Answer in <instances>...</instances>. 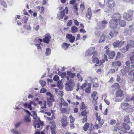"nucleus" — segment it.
I'll return each mask as SVG.
<instances>
[{"label": "nucleus", "mask_w": 134, "mask_h": 134, "mask_svg": "<svg viewBox=\"0 0 134 134\" xmlns=\"http://www.w3.org/2000/svg\"><path fill=\"white\" fill-rule=\"evenodd\" d=\"M75 85V83L74 81L71 79H70L68 81H67L65 84V90L68 91H72Z\"/></svg>", "instance_id": "nucleus-1"}, {"label": "nucleus", "mask_w": 134, "mask_h": 134, "mask_svg": "<svg viewBox=\"0 0 134 134\" xmlns=\"http://www.w3.org/2000/svg\"><path fill=\"white\" fill-rule=\"evenodd\" d=\"M134 12L133 10H129L127 13H125L123 14L124 18L128 21H131L132 19V15Z\"/></svg>", "instance_id": "nucleus-2"}, {"label": "nucleus", "mask_w": 134, "mask_h": 134, "mask_svg": "<svg viewBox=\"0 0 134 134\" xmlns=\"http://www.w3.org/2000/svg\"><path fill=\"white\" fill-rule=\"evenodd\" d=\"M95 49V48L94 47H92L89 48L86 51V55H87L90 56L93 55L92 57V58H93L94 55H96L97 53V51H94Z\"/></svg>", "instance_id": "nucleus-3"}, {"label": "nucleus", "mask_w": 134, "mask_h": 134, "mask_svg": "<svg viewBox=\"0 0 134 134\" xmlns=\"http://www.w3.org/2000/svg\"><path fill=\"white\" fill-rule=\"evenodd\" d=\"M65 10L66 11V14L68 13V9L67 7H65V9L60 12L59 14H57V18L59 20L63 19L65 15Z\"/></svg>", "instance_id": "nucleus-4"}, {"label": "nucleus", "mask_w": 134, "mask_h": 134, "mask_svg": "<svg viewBox=\"0 0 134 134\" xmlns=\"http://www.w3.org/2000/svg\"><path fill=\"white\" fill-rule=\"evenodd\" d=\"M61 120L62 125L63 127H66L69 123V122H67V117L64 114H63Z\"/></svg>", "instance_id": "nucleus-5"}, {"label": "nucleus", "mask_w": 134, "mask_h": 134, "mask_svg": "<svg viewBox=\"0 0 134 134\" xmlns=\"http://www.w3.org/2000/svg\"><path fill=\"white\" fill-rule=\"evenodd\" d=\"M112 20L116 21H118L121 19V16L118 13H114L111 16Z\"/></svg>", "instance_id": "nucleus-6"}, {"label": "nucleus", "mask_w": 134, "mask_h": 134, "mask_svg": "<svg viewBox=\"0 0 134 134\" xmlns=\"http://www.w3.org/2000/svg\"><path fill=\"white\" fill-rule=\"evenodd\" d=\"M118 23L117 22L113 20H110L109 22V25L111 28L114 29L116 28L118 26Z\"/></svg>", "instance_id": "nucleus-7"}, {"label": "nucleus", "mask_w": 134, "mask_h": 134, "mask_svg": "<svg viewBox=\"0 0 134 134\" xmlns=\"http://www.w3.org/2000/svg\"><path fill=\"white\" fill-rule=\"evenodd\" d=\"M105 54L108 55L109 58L112 59L115 56V53L114 51L110 52L109 50L108 49L106 51Z\"/></svg>", "instance_id": "nucleus-8"}, {"label": "nucleus", "mask_w": 134, "mask_h": 134, "mask_svg": "<svg viewBox=\"0 0 134 134\" xmlns=\"http://www.w3.org/2000/svg\"><path fill=\"white\" fill-rule=\"evenodd\" d=\"M120 106L121 108L124 110L129 109V108L131 107V106L128 103H122Z\"/></svg>", "instance_id": "nucleus-9"}, {"label": "nucleus", "mask_w": 134, "mask_h": 134, "mask_svg": "<svg viewBox=\"0 0 134 134\" xmlns=\"http://www.w3.org/2000/svg\"><path fill=\"white\" fill-rule=\"evenodd\" d=\"M124 42V41H118L114 42L113 44V45L115 47H120Z\"/></svg>", "instance_id": "nucleus-10"}, {"label": "nucleus", "mask_w": 134, "mask_h": 134, "mask_svg": "<svg viewBox=\"0 0 134 134\" xmlns=\"http://www.w3.org/2000/svg\"><path fill=\"white\" fill-rule=\"evenodd\" d=\"M51 35L49 34H47L44 37V38L43 39V41L46 43L48 44L51 38Z\"/></svg>", "instance_id": "nucleus-11"}, {"label": "nucleus", "mask_w": 134, "mask_h": 134, "mask_svg": "<svg viewBox=\"0 0 134 134\" xmlns=\"http://www.w3.org/2000/svg\"><path fill=\"white\" fill-rule=\"evenodd\" d=\"M67 39L69 40V41L71 43H73L74 42L75 40V37L73 36L71 34H68L66 36Z\"/></svg>", "instance_id": "nucleus-12"}, {"label": "nucleus", "mask_w": 134, "mask_h": 134, "mask_svg": "<svg viewBox=\"0 0 134 134\" xmlns=\"http://www.w3.org/2000/svg\"><path fill=\"white\" fill-rule=\"evenodd\" d=\"M107 4L109 8H111L115 6V3L113 0H108Z\"/></svg>", "instance_id": "nucleus-13"}, {"label": "nucleus", "mask_w": 134, "mask_h": 134, "mask_svg": "<svg viewBox=\"0 0 134 134\" xmlns=\"http://www.w3.org/2000/svg\"><path fill=\"white\" fill-rule=\"evenodd\" d=\"M118 34V32L117 31L115 30H113L110 32L109 35L112 38L116 36Z\"/></svg>", "instance_id": "nucleus-14"}, {"label": "nucleus", "mask_w": 134, "mask_h": 134, "mask_svg": "<svg viewBox=\"0 0 134 134\" xmlns=\"http://www.w3.org/2000/svg\"><path fill=\"white\" fill-rule=\"evenodd\" d=\"M97 121L96 122H98L99 124V127H101L102 125H103L104 123V122L102 119H100V116H99V117L97 118Z\"/></svg>", "instance_id": "nucleus-15"}, {"label": "nucleus", "mask_w": 134, "mask_h": 134, "mask_svg": "<svg viewBox=\"0 0 134 134\" xmlns=\"http://www.w3.org/2000/svg\"><path fill=\"white\" fill-rule=\"evenodd\" d=\"M92 15V13L91 9L90 8H89L88 9L87 13L86 14V16L90 20Z\"/></svg>", "instance_id": "nucleus-16"}, {"label": "nucleus", "mask_w": 134, "mask_h": 134, "mask_svg": "<svg viewBox=\"0 0 134 134\" xmlns=\"http://www.w3.org/2000/svg\"><path fill=\"white\" fill-rule=\"evenodd\" d=\"M121 65V63L120 61H117L112 63L111 65L114 67H119Z\"/></svg>", "instance_id": "nucleus-17"}, {"label": "nucleus", "mask_w": 134, "mask_h": 134, "mask_svg": "<svg viewBox=\"0 0 134 134\" xmlns=\"http://www.w3.org/2000/svg\"><path fill=\"white\" fill-rule=\"evenodd\" d=\"M108 22H107L106 20H103L102 22V24L100 25V27H99V29L101 30L102 29L104 28L105 27V24H107Z\"/></svg>", "instance_id": "nucleus-18"}, {"label": "nucleus", "mask_w": 134, "mask_h": 134, "mask_svg": "<svg viewBox=\"0 0 134 134\" xmlns=\"http://www.w3.org/2000/svg\"><path fill=\"white\" fill-rule=\"evenodd\" d=\"M124 33L125 35H131V34L132 30L130 29H126Z\"/></svg>", "instance_id": "nucleus-19"}, {"label": "nucleus", "mask_w": 134, "mask_h": 134, "mask_svg": "<svg viewBox=\"0 0 134 134\" xmlns=\"http://www.w3.org/2000/svg\"><path fill=\"white\" fill-rule=\"evenodd\" d=\"M123 91L121 90H119L116 91V97H121L122 96Z\"/></svg>", "instance_id": "nucleus-20"}, {"label": "nucleus", "mask_w": 134, "mask_h": 134, "mask_svg": "<svg viewBox=\"0 0 134 134\" xmlns=\"http://www.w3.org/2000/svg\"><path fill=\"white\" fill-rule=\"evenodd\" d=\"M124 121L127 123H131V124H132L131 122L130 121L129 115L127 116L124 117Z\"/></svg>", "instance_id": "nucleus-21"}, {"label": "nucleus", "mask_w": 134, "mask_h": 134, "mask_svg": "<svg viewBox=\"0 0 134 134\" xmlns=\"http://www.w3.org/2000/svg\"><path fill=\"white\" fill-rule=\"evenodd\" d=\"M107 36L106 35H103L100 37L99 42L100 43L104 41L107 38Z\"/></svg>", "instance_id": "nucleus-22"}, {"label": "nucleus", "mask_w": 134, "mask_h": 134, "mask_svg": "<svg viewBox=\"0 0 134 134\" xmlns=\"http://www.w3.org/2000/svg\"><path fill=\"white\" fill-rule=\"evenodd\" d=\"M70 45V44H68L66 43H64L62 45V47L64 50H66L69 46Z\"/></svg>", "instance_id": "nucleus-23"}, {"label": "nucleus", "mask_w": 134, "mask_h": 134, "mask_svg": "<svg viewBox=\"0 0 134 134\" xmlns=\"http://www.w3.org/2000/svg\"><path fill=\"white\" fill-rule=\"evenodd\" d=\"M30 115H25L24 117V120L26 122H30L31 121V119L30 117Z\"/></svg>", "instance_id": "nucleus-24"}, {"label": "nucleus", "mask_w": 134, "mask_h": 134, "mask_svg": "<svg viewBox=\"0 0 134 134\" xmlns=\"http://www.w3.org/2000/svg\"><path fill=\"white\" fill-rule=\"evenodd\" d=\"M57 87L60 90L62 89L63 87V85L61 81L59 80L57 82Z\"/></svg>", "instance_id": "nucleus-25"}, {"label": "nucleus", "mask_w": 134, "mask_h": 134, "mask_svg": "<svg viewBox=\"0 0 134 134\" xmlns=\"http://www.w3.org/2000/svg\"><path fill=\"white\" fill-rule=\"evenodd\" d=\"M122 126L125 129L127 130H129L130 129V128L129 126L124 122H123L122 123Z\"/></svg>", "instance_id": "nucleus-26"}, {"label": "nucleus", "mask_w": 134, "mask_h": 134, "mask_svg": "<svg viewBox=\"0 0 134 134\" xmlns=\"http://www.w3.org/2000/svg\"><path fill=\"white\" fill-rule=\"evenodd\" d=\"M71 32L74 33L77 32V28L75 26L71 27Z\"/></svg>", "instance_id": "nucleus-27"}, {"label": "nucleus", "mask_w": 134, "mask_h": 134, "mask_svg": "<svg viewBox=\"0 0 134 134\" xmlns=\"http://www.w3.org/2000/svg\"><path fill=\"white\" fill-rule=\"evenodd\" d=\"M111 87L116 90L120 88V87L119 84L118 83L114 84L111 86Z\"/></svg>", "instance_id": "nucleus-28"}, {"label": "nucleus", "mask_w": 134, "mask_h": 134, "mask_svg": "<svg viewBox=\"0 0 134 134\" xmlns=\"http://www.w3.org/2000/svg\"><path fill=\"white\" fill-rule=\"evenodd\" d=\"M54 97V96H52L51 97H50L49 98L47 99L48 104H49V103L53 102L54 101V99H53Z\"/></svg>", "instance_id": "nucleus-29"}, {"label": "nucleus", "mask_w": 134, "mask_h": 134, "mask_svg": "<svg viewBox=\"0 0 134 134\" xmlns=\"http://www.w3.org/2000/svg\"><path fill=\"white\" fill-rule=\"evenodd\" d=\"M126 24V21L124 20H122L120 21L119 23V25L122 27H124Z\"/></svg>", "instance_id": "nucleus-30"}, {"label": "nucleus", "mask_w": 134, "mask_h": 134, "mask_svg": "<svg viewBox=\"0 0 134 134\" xmlns=\"http://www.w3.org/2000/svg\"><path fill=\"white\" fill-rule=\"evenodd\" d=\"M56 128L55 125H53V127L51 126L50 127L51 130V132L52 134H56L55 132V129Z\"/></svg>", "instance_id": "nucleus-31"}, {"label": "nucleus", "mask_w": 134, "mask_h": 134, "mask_svg": "<svg viewBox=\"0 0 134 134\" xmlns=\"http://www.w3.org/2000/svg\"><path fill=\"white\" fill-rule=\"evenodd\" d=\"M90 125V124L88 123H86L83 127V130L85 131H86L88 130Z\"/></svg>", "instance_id": "nucleus-32"}, {"label": "nucleus", "mask_w": 134, "mask_h": 134, "mask_svg": "<svg viewBox=\"0 0 134 134\" xmlns=\"http://www.w3.org/2000/svg\"><path fill=\"white\" fill-rule=\"evenodd\" d=\"M14 134H21L20 131H18L16 129H14L11 130Z\"/></svg>", "instance_id": "nucleus-33"}, {"label": "nucleus", "mask_w": 134, "mask_h": 134, "mask_svg": "<svg viewBox=\"0 0 134 134\" xmlns=\"http://www.w3.org/2000/svg\"><path fill=\"white\" fill-rule=\"evenodd\" d=\"M51 52V50L48 48H47L45 53L46 55L48 56L50 54Z\"/></svg>", "instance_id": "nucleus-34"}, {"label": "nucleus", "mask_w": 134, "mask_h": 134, "mask_svg": "<svg viewBox=\"0 0 134 134\" xmlns=\"http://www.w3.org/2000/svg\"><path fill=\"white\" fill-rule=\"evenodd\" d=\"M91 85H88V87H87L85 90V92L87 93H90L91 92Z\"/></svg>", "instance_id": "nucleus-35"}, {"label": "nucleus", "mask_w": 134, "mask_h": 134, "mask_svg": "<svg viewBox=\"0 0 134 134\" xmlns=\"http://www.w3.org/2000/svg\"><path fill=\"white\" fill-rule=\"evenodd\" d=\"M93 62L94 63H96L97 64H98L99 63V60L97 57H95L92 60Z\"/></svg>", "instance_id": "nucleus-36"}, {"label": "nucleus", "mask_w": 134, "mask_h": 134, "mask_svg": "<svg viewBox=\"0 0 134 134\" xmlns=\"http://www.w3.org/2000/svg\"><path fill=\"white\" fill-rule=\"evenodd\" d=\"M40 82L41 86L42 87L45 86L46 85V82L45 81L40 80Z\"/></svg>", "instance_id": "nucleus-37"}, {"label": "nucleus", "mask_w": 134, "mask_h": 134, "mask_svg": "<svg viewBox=\"0 0 134 134\" xmlns=\"http://www.w3.org/2000/svg\"><path fill=\"white\" fill-rule=\"evenodd\" d=\"M69 118L70 122L71 124L73 123L74 122L75 120V118L74 117H73L72 115H71L69 116Z\"/></svg>", "instance_id": "nucleus-38"}, {"label": "nucleus", "mask_w": 134, "mask_h": 134, "mask_svg": "<svg viewBox=\"0 0 134 134\" xmlns=\"http://www.w3.org/2000/svg\"><path fill=\"white\" fill-rule=\"evenodd\" d=\"M126 47L127 49H129V48H131L134 47V46L132 44H131V43L129 42V43L127 44Z\"/></svg>", "instance_id": "nucleus-39"}, {"label": "nucleus", "mask_w": 134, "mask_h": 134, "mask_svg": "<svg viewBox=\"0 0 134 134\" xmlns=\"http://www.w3.org/2000/svg\"><path fill=\"white\" fill-rule=\"evenodd\" d=\"M126 47L127 49H129V48H131L134 47V46L132 44H131V43L129 42V43L127 44Z\"/></svg>", "instance_id": "nucleus-40"}, {"label": "nucleus", "mask_w": 134, "mask_h": 134, "mask_svg": "<svg viewBox=\"0 0 134 134\" xmlns=\"http://www.w3.org/2000/svg\"><path fill=\"white\" fill-rule=\"evenodd\" d=\"M87 114V112L85 110L81 112V114L82 116H86Z\"/></svg>", "instance_id": "nucleus-41"}, {"label": "nucleus", "mask_w": 134, "mask_h": 134, "mask_svg": "<svg viewBox=\"0 0 134 134\" xmlns=\"http://www.w3.org/2000/svg\"><path fill=\"white\" fill-rule=\"evenodd\" d=\"M97 94V92L96 91H93L92 94H91V96L93 98V99L94 100L95 99V97Z\"/></svg>", "instance_id": "nucleus-42"}, {"label": "nucleus", "mask_w": 134, "mask_h": 134, "mask_svg": "<svg viewBox=\"0 0 134 134\" xmlns=\"http://www.w3.org/2000/svg\"><path fill=\"white\" fill-rule=\"evenodd\" d=\"M129 68V67L125 66L124 69V71L125 72H129V71L130 69H131V68Z\"/></svg>", "instance_id": "nucleus-43"}, {"label": "nucleus", "mask_w": 134, "mask_h": 134, "mask_svg": "<svg viewBox=\"0 0 134 134\" xmlns=\"http://www.w3.org/2000/svg\"><path fill=\"white\" fill-rule=\"evenodd\" d=\"M130 60L132 64H134V55H133L130 58Z\"/></svg>", "instance_id": "nucleus-44"}, {"label": "nucleus", "mask_w": 134, "mask_h": 134, "mask_svg": "<svg viewBox=\"0 0 134 134\" xmlns=\"http://www.w3.org/2000/svg\"><path fill=\"white\" fill-rule=\"evenodd\" d=\"M60 111H61V113H65L66 112L67 110L66 108H61Z\"/></svg>", "instance_id": "nucleus-45"}, {"label": "nucleus", "mask_w": 134, "mask_h": 134, "mask_svg": "<svg viewBox=\"0 0 134 134\" xmlns=\"http://www.w3.org/2000/svg\"><path fill=\"white\" fill-rule=\"evenodd\" d=\"M53 80L56 81H57L59 79V77L57 75H55L53 77Z\"/></svg>", "instance_id": "nucleus-46"}, {"label": "nucleus", "mask_w": 134, "mask_h": 134, "mask_svg": "<svg viewBox=\"0 0 134 134\" xmlns=\"http://www.w3.org/2000/svg\"><path fill=\"white\" fill-rule=\"evenodd\" d=\"M128 50V49H127L126 47V48H121V51L123 53L127 51Z\"/></svg>", "instance_id": "nucleus-47"}, {"label": "nucleus", "mask_w": 134, "mask_h": 134, "mask_svg": "<svg viewBox=\"0 0 134 134\" xmlns=\"http://www.w3.org/2000/svg\"><path fill=\"white\" fill-rule=\"evenodd\" d=\"M94 34L96 36H99L100 35V32L99 31H96L95 32Z\"/></svg>", "instance_id": "nucleus-48"}, {"label": "nucleus", "mask_w": 134, "mask_h": 134, "mask_svg": "<svg viewBox=\"0 0 134 134\" xmlns=\"http://www.w3.org/2000/svg\"><path fill=\"white\" fill-rule=\"evenodd\" d=\"M47 91V90L46 89H45L44 88H42L41 89L40 92L41 93H44L46 92Z\"/></svg>", "instance_id": "nucleus-49"}, {"label": "nucleus", "mask_w": 134, "mask_h": 134, "mask_svg": "<svg viewBox=\"0 0 134 134\" xmlns=\"http://www.w3.org/2000/svg\"><path fill=\"white\" fill-rule=\"evenodd\" d=\"M104 0H103V3H102L100 2H99V6L101 7H103L104 5V2H105Z\"/></svg>", "instance_id": "nucleus-50"}, {"label": "nucleus", "mask_w": 134, "mask_h": 134, "mask_svg": "<svg viewBox=\"0 0 134 134\" xmlns=\"http://www.w3.org/2000/svg\"><path fill=\"white\" fill-rule=\"evenodd\" d=\"M87 116H85L84 118H83L82 119V122L83 123H85L87 122Z\"/></svg>", "instance_id": "nucleus-51"}, {"label": "nucleus", "mask_w": 134, "mask_h": 134, "mask_svg": "<svg viewBox=\"0 0 134 134\" xmlns=\"http://www.w3.org/2000/svg\"><path fill=\"white\" fill-rule=\"evenodd\" d=\"M1 5H3L5 8H6L7 7V5L5 2L3 1H2L1 2Z\"/></svg>", "instance_id": "nucleus-52"}, {"label": "nucleus", "mask_w": 134, "mask_h": 134, "mask_svg": "<svg viewBox=\"0 0 134 134\" xmlns=\"http://www.w3.org/2000/svg\"><path fill=\"white\" fill-rule=\"evenodd\" d=\"M24 110L26 112V113L27 114V115H31V116H32V115L31 114V113L28 110L25 109H24Z\"/></svg>", "instance_id": "nucleus-53"}, {"label": "nucleus", "mask_w": 134, "mask_h": 134, "mask_svg": "<svg viewBox=\"0 0 134 134\" xmlns=\"http://www.w3.org/2000/svg\"><path fill=\"white\" fill-rule=\"evenodd\" d=\"M126 64L127 65V66H128L129 67V68H131V64L130 63V62L129 61H126Z\"/></svg>", "instance_id": "nucleus-54"}, {"label": "nucleus", "mask_w": 134, "mask_h": 134, "mask_svg": "<svg viewBox=\"0 0 134 134\" xmlns=\"http://www.w3.org/2000/svg\"><path fill=\"white\" fill-rule=\"evenodd\" d=\"M81 108L82 109H85L86 106L85 105L83 102H82L81 103Z\"/></svg>", "instance_id": "nucleus-55"}, {"label": "nucleus", "mask_w": 134, "mask_h": 134, "mask_svg": "<svg viewBox=\"0 0 134 134\" xmlns=\"http://www.w3.org/2000/svg\"><path fill=\"white\" fill-rule=\"evenodd\" d=\"M32 112L33 113V116L32 115V116H33L34 119L36 120V119L35 118V117H34V116H35L37 118V114L36 113V112L34 111H33Z\"/></svg>", "instance_id": "nucleus-56"}, {"label": "nucleus", "mask_w": 134, "mask_h": 134, "mask_svg": "<svg viewBox=\"0 0 134 134\" xmlns=\"http://www.w3.org/2000/svg\"><path fill=\"white\" fill-rule=\"evenodd\" d=\"M101 127H99V124H96V125H94V129H98L99 128H100Z\"/></svg>", "instance_id": "nucleus-57"}, {"label": "nucleus", "mask_w": 134, "mask_h": 134, "mask_svg": "<svg viewBox=\"0 0 134 134\" xmlns=\"http://www.w3.org/2000/svg\"><path fill=\"white\" fill-rule=\"evenodd\" d=\"M98 83L94 82L93 85V87L97 88L98 86Z\"/></svg>", "instance_id": "nucleus-58"}, {"label": "nucleus", "mask_w": 134, "mask_h": 134, "mask_svg": "<svg viewBox=\"0 0 134 134\" xmlns=\"http://www.w3.org/2000/svg\"><path fill=\"white\" fill-rule=\"evenodd\" d=\"M87 85V83H85L83 84L80 87V89H82L83 88L85 87Z\"/></svg>", "instance_id": "nucleus-59"}, {"label": "nucleus", "mask_w": 134, "mask_h": 134, "mask_svg": "<svg viewBox=\"0 0 134 134\" xmlns=\"http://www.w3.org/2000/svg\"><path fill=\"white\" fill-rule=\"evenodd\" d=\"M116 121L114 120H110V124L111 125H113L115 124Z\"/></svg>", "instance_id": "nucleus-60"}, {"label": "nucleus", "mask_w": 134, "mask_h": 134, "mask_svg": "<svg viewBox=\"0 0 134 134\" xmlns=\"http://www.w3.org/2000/svg\"><path fill=\"white\" fill-rule=\"evenodd\" d=\"M72 24V22L71 20H70L67 24V25L68 26H70Z\"/></svg>", "instance_id": "nucleus-61"}, {"label": "nucleus", "mask_w": 134, "mask_h": 134, "mask_svg": "<svg viewBox=\"0 0 134 134\" xmlns=\"http://www.w3.org/2000/svg\"><path fill=\"white\" fill-rule=\"evenodd\" d=\"M77 77L81 81H82L83 79L79 74H77Z\"/></svg>", "instance_id": "nucleus-62"}, {"label": "nucleus", "mask_w": 134, "mask_h": 134, "mask_svg": "<svg viewBox=\"0 0 134 134\" xmlns=\"http://www.w3.org/2000/svg\"><path fill=\"white\" fill-rule=\"evenodd\" d=\"M66 72H64L61 73L60 74V76H61L63 78L66 75Z\"/></svg>", "instance_id": "nucleus-63"}, {"label": "nucleus", "mask_w": 134, "mask_h": 134, "mask_svg": "<svg viewBox=\"0 0 134 134\" xmlns=\"http://www.w3.org/2000/svg\"><path fill=\"white\" fill-rule=\"evenodd\" d=\"M115 70L114 69H111L109 71V73H114L115 72Z\"/></svg>", "instance_id": "nucleus-64"}]
</instances>
